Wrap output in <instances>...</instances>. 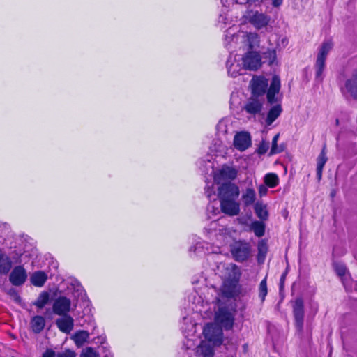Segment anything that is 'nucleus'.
I'll list each match as a JSON object with an SVG mask.
<instances>
[{"mask_svg": "<svg viewBox=\"0 0 357 357\" xmlns=\"http://www.w3.org/2000/svg\"><path fill=\"white\" fill-rule=\"evenodd\" d=\"M241 273L236 270H232L225 278L222 286V295L229 298L243 296L239 285Z\"/></svg>", "mask_w": 357, "mask_h": 357, "instance_id": "1", "label": "nucleus"}, {"mask_svg": "<svg viewBox=\"0 0 357 357\" xmlns=\"http://www.w3.org/2000/svg\"><path fill=\"white\" fill-rule=\"evenodd\" d=\"M333 47V44L330 41L324 42L320 48L319 49V52L317 56L316 62L314 64L315 68V79L318 82H321L324 79V70L326 67V59L328 54L331 50Z\"/></svg>", "mask_w": 357, "mask_h": 357, "instance_id": "2", "label": "nucleus"}, {"mask_svg": "<svg viewBox=\"0 0 357 357\" xmlns=\"http://www.w3.org/2000/svg\"><path fill=\"white\" fill-rule=\"evenodd\" d=\"M230 251L235 261L243 262L248 259L251 247L249 243L238 241H235L230 245Z\"/></svg>", "mask_w": 357, "mask_h": 357, "instance_id": "3", "label": "nucleus"}, {"mask_svg": "<svg viewBox=\"0 0 357 357\" xmlns=\"http://www.w3.org/2000/svg\"><path fill=\"white\" fill-rule=\"evenodd\" d=\"M203 334L214 346H219L223 343L222 328L213 324H207L204 326Z\"/></svg>", "mask_w": 357, "mask_h": 357, "instance_id": "4", "label": "nucleus"}, {"mask_svg": "<svg viewBox=\"0 0 357 357\" xmlns=\"http://www.w3.org/2000/svg\"><path fill=\"white\" fill-rule=\"evenodd\" d=\"M239 188L230 181L223 183L218 188V197L222 199H236L239 196Z\"/></svg>", "mask_w": 357, "mask_h": 357, "instance_id": "5", "label": "nucleus"}, {"mask_svg": "<svg viewBox=\"0 0 357 357\" xmlns=\"http://www.w3.org/2000/svg\"><path fill=\"white\" fill-rule=\"evenodd\" d=\"M215 319L225 330H231L234 323V314L227 307H220L216 313Z\"/></svg>", "mask_w": 357, "mask_h": 357, "instance_id": "6", "label": "nucleus"}, {"mask_svg": "<svg viewBox=\"0 0 357 357\" xmlns=\"http://www.w3.org/2000/svg\"><path fill=\"white\" fill-rule=\"evenodd\" d=\"M280 90V79L278 75L272 77L270 86L266 90L267 102L270 105L278 103L281 100V97L278 96Z\"/></svg>", "mask_w": 357, "mask_h": 357, "instance_id": "7", "label": "nucleus"}, {"mask_svg": "<svg viewBox=\"0 0 357 357\" xmlns=\"http://www.w3.org/2000/svg\"><path fill=\"white\" fill-rule=\"evenodd\" d=\"M252 96L264 98L268 86V80L264 77H253L251 82Z\"/></svg>", "mask_w": 357, "mask_h": 357, "instance_id": "8", "label": "nucleus"}, {"mask_svg": "<svg viewBox=\"0 0 357 357\" xmlns=\"http://www.w3.org/2000/svg\"><path fill=\"white\" fill-rule=\"evenodd\" d=\"M293 313L295 326L298 331L301 332L304 324V303L301 298H298L293 305Z\"/></svg>", "mask_w": 357, "mask_h": 357, "instance_id": "9", "label": "nucleus"}, {"mask_svg": "<svg viewBox=\"0 0 357 357\" xmlns=\"http://www.w3.org/2000/svg\"><path fill=\"white\" fill-rule=\"evenodd\" d=\"M264 98H259L256 96H250L243 107V109L251 116L255 117L257 114L261 113L263 108Z\"/></svg>", "mask_w": 357, "mask_h": 357, "instance_id": "10", "label": "nucleus"}, {"mask_svg": "<svg viewBox=\"0 0 357 357\" xmlns=\"http://www.w3.org/2000/svg\"><path fill=\"white\" fill-rule=\"evenodd\" d=\"M261 56L256 52H248L242 58L244 68L256 70L261 66Z\"/></svg>", "mask_w": 357, "mask_h": 357, "instance_id": "11", "label": "nucleus"}, {"mask_svg": "<svg viewBox=\"0 0 357 357\" xmlns=\"http://www.w3.org/2000/svg\"><path fill=\"white\" fill-rule=\"evenodd\" d=\"M70 305L71 301L69 298L65 296H60L54 301L52 310L54 313L57 315H67L70 311Z\"/></svg>", "mask_w": 357, "mask_h": 357, "instance_id": "12", "label": "nucleus"}, {"mask_svg": "<svg viewBox=\"0 0 357 357\" xmlns=\"http://www.w3.org/2000/svg\"><path fill=\"white\" fill-rule=\"evenodd\" d=\"M27 278L26 270L22 266H15L10 273L9 280L14 286L23 284Z\"/></svg>", "mask_w": 357, "mask_h": 357, "instance_id": "13", "label": "nucleus"}, {"mask_svg": "<svg viewBox=\"0 0 357 357\" xmlns=\"http://www.w3.org/2000/svg\"><path fill=\"white\" fill-rule=\"evenodd\" d=\"M235 148L241 151H245L251 145V137L248 132H241L237 133L234 138Z\"/></svg>", "mask_w": 357, "mask_h": 357, "instance_id": "14", "label": "nucleus"}, {"mask_svg": "<svg viewBox=\"0 0 357 357\" xmlns=\"http://www.w3.org/2000/svg\"><path fill=\"white\" fill-rule=\"evenodd\" d=\"M220 201V207L222 211L230 216L236 215L240 212V206L235 199H222Z\"/></svg>", "mask_w": 357, "mask_h": 357, "instance_id": "15", "label": "nucleus"}, {"mask_svg": "<svg viewBox=\"0 0 357 357\" xmlns=\"http://www.w3.org/2000/svg\"><path fill=\"white\" fill-rule=\"evenodd\" d=\"M270 20V16L258 11H255L249 18V22L257 29L266 26Z\"/></svg>", "mask_w": 357, "mask_h": 357, "instance_id": "16", "label": "nucleus"}, {"mask_svg": "<svg viewBox=\"0 0 357 357\" xmlns=\"http://www.w3.org/2000/svg\"><path fill=\"white\" fill-rule=\"evenodd\" d=\"M344 89L355 100H357V68L355 69L351 76L345 81Z\"/></svg>", "mask_w": 357, "mask_h": 357, "instance_id": "17", "label": "nucleus"}, {"mask_svg": "<svg viewBox=\"0 0 357 357\" xmlns=\"http://www.w3.org/2000/svg\"><path fill=\"white\" fill-rule=\"evenodd\" d=\"M56 324L61 331L69 333L73 328V319L70 316L63 315L56 321Z\"/></svg>", "mask_w": 357, "mask_h": 357, "instance_id": "18", "label": "nucleus"}, {"mask_svg": "<svg viewBox=\"0 0 357 357\" xmlns=\"http://www.w3.org/2000/svg\"><path fill=\"white\" fill-rule=\"evenodd\" d=\"M13 262L10 257L0 249V274L8 273L12 268Z\"/></svg>", "mask_w": 357, "mask_h": 357, "instance_id": "19", "label": "nucleus"}, {"mask_svg": "<svg viewBox=\"0 0 357 357\" xmlns=\"http://www.w3.org/2000/svg\"><path fill=\"white\" fill-rule=\"evenodd\" d=\"M47 280V275L42 271L33 273L30 277L31 284L36 287H43Z\"/></svg>", "mask_w": 357, "mask_h": 357, "instance_id": "20", "label": "nucleus"}, {"mask_svg": "<svg viewBox=\"0 0 357 357\" xmlns=\"http://www.w3.org/2000/svg\"><path fill=\"white\" fill-rule=\"evenodd\" d=\"M100 344L101 347H98L100 351L104 354V357H111L110 352L107 347L106 337L101 335H98L93 338L91 341V344Z\"/></svg>", "mask_w": 357, "mask_h": 357, "instance_id": "21", "label": "nucleus"}, {"mask_svg": "<svg viewBox=\"0 0 357 357\" xmlns=\"http://www.w3.org/2000/svg\"><path fill=\"white\" fill-rule=\"evenodd\" d=\"M282 111L280 105H276L272 107L268 112L266 123L268 126H271L278 118Z\"/></svg>", "mask_w": 357, "mask_h": 357, "instance_id": "22", "label": "nucleus"}, {"mask_svg": "<svg viewBox=\"0 0 357 357\" xmlns=\"http://www.w3.org/2000/svg\"><path fill=\"white\" fill-rule=\"evenodd\" d=\"M196 354L199 357H212L213 350L209 344L202 342L197 348Z\"/></svg>", "mask_w": 357, "mask_h": 357, "instance_id": "23", "label": "nucleus"}, {"mask_svg": "<svg viewBox=\"0 0 357 357\" xmlns=\"http://www.w3.org/2000/svg\"><path fill=\"white\" fill-rule=\"evenodd\" d=\"M256 215L262 221L266 220L268 218V212L266 205L257 202L254 207Z\"/></svg>", "mask_w": 357, "mask_h": 357, "instance_id": "24", "label": "nucleus"}, {"mask_svg": "<svg viewBox=\"0 0 357 357\" xmlns=\"http://www.w3.org/2000/svg\"><path fill=\"white\" fill-rule=\"evenodd\" d=\"M266 225L262 221L255 220L250 225V230L252 231L255 236L261 237L265 234Z\"/></svg>", "mask_w": 357, "mask_h": 357, "instance_id": "25", "label": "nucleus"}, {"mask_svg": "<svg viewBox=\"0 0 357 357\" xmlns=\"http://www.w3.org/2000/svg\"><path fill=\"white\" fill-rule=\"evenodd\" d=\"M45 321L42 316H35L31 320V327L34 333H38L45 327Z\"/></svg>", "mask_w": 357, "mask_h": 357, "instance_id": "26", "label": "nucleus"}, {"mask_svg": "<svg viewBox=\"0 0 357 357\" xmlns=\"http://www.w3.org/2000/svg\"><path fill=\"white\" fill-rule=\"evenodd\" d=\"M89 337V334L87 331H80L77 332L73 336V340L75 344L80 347L84 346V343L87 341Z\"/></svg>", "mask_w": 357, "mask_h": 357, "instance_id": "27", "label": "nucleus"}, {"mask_svg": "<svg viewBox=\"0 0 357 357\" xmlns=\"http://www.w3.org/2000/svg\"><path fill=\"white\" fill-rule=\"evenodd\" d=\"M256 198L255 191L252 188H247L245 193L242 195V199L245 206L252 204Z\"/></svg>", "mask_w": 357, "mask_h": 357, "instance_id": "28", "label": "nucleus"}, {"mask_svg": "<svg viewBox=\"0 0 357 357\" xmlns=\"http://www.w3.org/2000/svg\"><path fill=\"white\" fill-rule=\"evenodd\" d=\"M50 301V294L47 291H43L38 296L37 300L34 302V305H36L38 308L42 309L49 303Z\"/></svg>", "mask_w": 357, "mask_h": 357, "instance_id": "29", "label": "nucleus"}, {"mask_svg": "<svg viewBox=\"0 0 357 357\" xmlns=\"http://www.w3.org/2000/svg\"><path fill=\"white\" fill-rule=\"evenodd\" d=\"M236 171L229 167H223L220 172V176L223 179H234L236 177Z\"/></svg>", "mask_w": 357, "mask_h": 357, "instance_id": "30", "label": "nucleus"}, {"mask_svg": "<svg viewBox=\"0 0 357 357\" xmlns=\"http://www.w3.org/2000/svg\"><path fill=\"white\" fill-rule=\"evenodd\" d=\"M229 61H228L227 63L228 73L233 77H236L238 75L243 74L241 70H245L244 66L241 68L239 63H231V65H229Z\"/></svg>", "mask_w": 357, "mask_h": 357, "instance_id": "31", "label": "nucleus"}, {"mask_svg": "<svg viewBox=\"0 0 357 357\" xmlns=\"http://www.w3.org/2000/svg\"><path fill=\"white\" fill-rule=\"evenodd\" d=\"M279 137H280V134L278 133L273 137V138L272 139V146H271V151L269 153L270 155H274L276 153H280L284 151V146L282 145H280V146L278 145V140L279 139Z\"/></svg>", "mask_w": 357, "mask_h": 357, "instance_id": "32", "label": "nucleus"}, {"mask_svg": "<svg viewBox=\"0 0 357 357\" xmlns=\"http://www.w3.org/2000/svg\"><path fill=\"white\" fill-rule=\"evenodd\" d=\"M264 183L270 188H275L279 183L278 175L273 173L267 174L264 177Z\"/></svg>", "mask_w": 357, "mask_h": 357, "instance_id": "33", "label": "nucleus"}, {"mask_svg": "<svg viewBox=\"0 0 357 357\" xmlns=\"http://www.w3.org/2000/svg\"><path fill=\"white\" fill-rule=\"evenodd\" d=\"M264 62H268V65H272L276 60V51L275 50H268L263 53Z\"/></svg>", "mask_w": 357, "mask_h": 357, "instance_id": "34", "label": "nucleus"}, {"mask_svg": "<svg viewBox=\"0 0 357 357\" xmlns=\"http://www.w3.org/2000/svg\"><path fill=\"white\" fill-rule=\"evenodd\" d=\"M268 289H267V283H266V277L263 279L259 287V296L263 302L265 300V297L267 295Z\"/></svg>", "mask_w": 357, "mask_h": 357, "instance_id": "35", "label": "nucleus"}, {"mask_svg": "<svg viewBox=\"0 0 357 357\" xmlns=\"http://www.w3.org/2000/svg\"><path fill=\"white\" fill-rule=\"evenodd\" d=\"M325 146H324L323 149L321 150L319 155L317 158V167H324L328 158L326 155V151H325Z\"/></svg>", "mask_w": 357, "mask_h": 357, "instance_id": "36", "label": "nucleus"}, {"mask_svg": "<svg viewBox=\"0 0 357 357\" xmlns=\"http://www.w3.org/2000/svg\"><path fill=\"white\" fill-rule=\"evenodd\" d=\"M268 149H269V142L262 140L257 148V152L259 155H263L267 152Z\"/></svg>", "mask_w": 357, "mask_h": 357, "instance_id": "37", "label": "nucleus"}, {"mask_svg": "<svg viewBox=\"0 0 357 357\" xmlns=\"http://www.w3.org/2000/svg\"><path fill=\"white\" fill-rule=\"evenodd\" d=\"M335 270L339 276H343L346 273L347 268L344 265L337 264L335 265Z\"/></svg>", "mask_w": 357, "mask_h": 357, "instance_id": "38", "label": "nucleus"}, {"mask_svg": "<svg viewBox=\"0 0 357 357\" xmlns=\"http://www.w3.org/2000/svg\"><path fill=\"white\" fill-rule=\"evenodd\" d=\"M56 357H76V354L73 351L68 349L63 352L58 353Z\"/></svg>", "mask_w": 357, "mask_h": 357, "instance_id": "39", "label": "nucleus"}, {"mask_svg": "<svg viewBox=\"0 0 357 357\" xmlns=\"http://www.w3.org/2000/svg\"><path fill=\"white\" fill-rule=\"evenodd\" d=\"M258 250H259V253L262 252H266L267 250V247H266V243L262 240L259 243V245H258Z\"/></svg>", "mask_w": 357, "mask_h": 357, "instance_id": "40", "label": "nucleus"}, {"mask_svg": "<svg viewBox=\"0 0 357 357\" xmlns=\"http://www.w3.org/2000/svg\"><path fill=\"white\" fill-rule=\"evenodd\" d=\"M284 0H271V5L273 8H278L282 3Z\"/></svg>", "mask_w": 357, "mask_h": 357, "instance_id": "41", "label": "nucleus"}, {"mask_svg": "<svg viewBox=\"0 0 357 357\" xmlns=\"http://www.w3.org/2000/svg\"><path fill=\"white\" fill-rule=\"evenodd\" d=\"M42 357H55V352L53 350L47 349L43 353Z\"/></svg>", "mask_w": 357, "mask_h": 357, "instance_id": "42", "label": "nucleus"}, {"mask_svg": "<svg viewBox=\"0 0 357 357\" xmlns=\"http://www.w3.org/2000/svg\"><path fill=\"white\" fill-rule=\"evenodd\" d=\"M267 192V188L266 186L261 185L259 188V194L260 196L265 195Z\"/></svg>", "mask_w": 357, "mask_h": 357, "instance_id": "43", "label": "nucleus"}, {"mask_svg": "<svg viewBox=\"0 0 357 357\" xmlns=\"http://www.w3.org/2000/svg\"><path fill=\"white\" fill-rule=\"evenodd\" d=\"M91 357H100V351H97L95 348L91 347Z\"/></svg>", "mask_w": 357, "mask_h": 357, "instance_id": "44", "label": "nucleus"}, {"mask_svg": "<svg viewBox=\"0 0 357 357\" xmlns=\"http://www.w3.org/2000/svg\"><path fill=\"white\" fill-rule=\"evenodd\" d=\"M80 357H89V347H86L83 349Z\"/></svg>", "mask_w": 357, "mask_h": 357, "instance_id": "45", "label": "nucleus"}, {"mask_svg": "<svg viewBox=\"0 0 357 357\" xmlns=\"http://www.w3.org/2000/svg\"><path fill=\"white\" fill-rule=\"evenodd\" d=\"M323 168L324 167H317V177L318 180L321 178Z\"/></svg>", "mask_w": 357, "mask_h": 357, "instance_id": "46", "label": "nucleus"}, {"mask_svg": "<svg viewBox=\"0 0 357 357\" xmlns=\"http://www.w3.org/2000/svg\"><path fill=\"white\" fill-rule=\"evenodd\" d=\"M259 0H243L242 1L239 2V3H241V4L252 5V4L256 3Z\"/></svg>", "mask_w": 357, "mask_h": 357, "instance_id": "47", "label": "nucleus"}, {"mask_svg": "<svg viewBox=\"0 0 357 357\" xmlns=\"http://www.w3.org/2000/svg\"><path fill=\"white\" fill-rule=\"evenodd\" d=\"M285 278H286V273H284L281 275L280 280V289L283 287Z\"/></svg>", "mask_w": 357, "mask_h": 357, "instance_id": "48", "label": "nucleus"}, {"mask_svg": "<svg viewBox=\"0 0 357 357\" xmlns=\"http://www.w3.org/2000/svg\"><path fill=\"white\" fill-rule=\"evenodd\" d=\"M234 38V34L231 33L229 30H227V33L225 35V40H227L228 38H231V40H233Z\"/></svg>", "mask_w": 357, "mask_h": 357, "instance_id": "49", "label": "nucleus"}, {"mask_svg": "<svg viewBox=\"0 0 357 357\" xmlns=\"http://www.w3.org/2000/svg\"><path fill=\"white\" fill-rule=\"evenodd\" d=\"M248 38L252 39H257L258 38V36L256 33H250Z\"/></svg>", "mask_w": 357, "mask_h": 357, "instance_id": "50", "label": "nucleus"}, {"mask_svg": "<svg viewBox=\"0 0 357 357\" xmlns=\"http://www.w3.org/2000/svg\"><path fill=\"white\" fill-rule=\"evenodd\" d=\"M206 194L207 195V197H208V198H210V197H211V191H209V190H207L206 191Z\"/></svg>", "mask_w": 357, "mask_h": 357, "instance_id": "51", "label": "nucleus"}, {"mask_svg": "<svg viewBox=\"0 0 357 357\" xmlns=\"http://www.w3.org/2000/svg\"><path fill=\"white\" fill-rule=\"evenodd\" d=\"M197 248H198L197 247H195V248L191 247L190 248V251H192L193 250L195 252L197 250Z\"/></svg>", "mask_w": 357, "mask_h": 357, "instance_id": "52", "label": "nucleus"}, {"mask_svg": "<svg viewBox=\"0 0 357 357\" xmlns=\"http://www.w3.org/2000/svg\"><path fill=\"white\" fill-rule=\"evenodd\" d=\"M338 123H339V120H338V119H337V120H336V123H337V124H338Z\"/></svg>", "mask_w": 357, "mask_h": 357, "instance_id": "53", "label": "nucleus"}]
</instances>
